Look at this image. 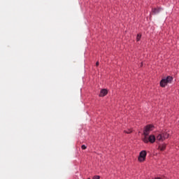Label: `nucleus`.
I'll use <instances>...</instances> for the list:
<instances>
[{"instance_id": "obj_11", "label": "nucleus", "mask_w": 179, "mask_h": 179, "mask_svg": "<svg viewBox=\"0 0 179 179\" xmlns=\"http://www.w3.org/2000/svg\"><path fill=\"white\" fill-rule=\"evenodd\" d=\"M92 179H100V176H95L93 177Z\"/></svg>"}, {"instance_id": "obj_2", "label": "nucleus", "mask_w": 179, "mask_h": 179, "mask_svg": "<svg viewBox=\"0 0 179 179\" xmlns=\"http://www.w3.org/2000/svg\"><path fill=\"white\" fill-rule=\"evenodd\" d=\"M173 80V77H171V76H168V77H166V78L165 79H162L160 82V86L162 87H165V86L169 84V83H171Z\"/></svg>"}, {"instance_id": "obj_10", "label": "nucleus", "mask_w": 179, "mask_h": 179, "mask_svg": "<svg viewBox=\"0 0 179 179\" xmlns=\"http://www.w3.org/2000/svg\"><path fill=\"white\" fill-rule=\"evenodd\" d=\"M81 148L83 149V150H86L87 147H86V145H83L81 146Z\"/></svg>"}, {"instance_id": "obj_4", "label": "nucleus", "mask_w": 179, "mask_h": 179, "mask_svg": "<svg viewBox=\"0 0 179 179\" xmlns=\"http://www.w3.org/2000/svg\"><path fill=\"white\" fill-rule=\"evenodd\" d=\"M146 155H147V152L145 150H143L140 152L139 154V157L138 158V160L140 162H143L145 160V158H146Z\"/></svg>"}, {"instance_id": "obj_12", "label": "nucleus", "mask_w": 179, "mask_h": 179, "mask_svg": "<svg viewBox=\"0 0 179 179\" xmlns=\"http://www.w3.org/2000/svg\"><path fill=\"white\" fill-rule=\"evenodd\" d=\"M96 66H99V62H96Z\"/></svg>"}, {"instance_id": "obj_15", "label": "nucleus", "mask_w": 179, "mask_h": 179, "mask_svg": "<svg viewBox=\"0 0 179 179\" xmlns=\"http://www.w3.org/2000/svg\"><path fill=\"white\" fill-rule=\"evenodd\" d=\"M88 179H90V178H88Z\"/></svg>"}, {"instance_id": "obj_8", "label": "nucleus", "mask_w": 179, "mask_h": 179, "mask_svg": "<svg viewBox=\"0 0 179 179\" xmlns=\"http://www.w3.org/2000/svg\"><path fill=\"white\" fill-rule=\"evenodd\" d=\"M141 35H140V34H138L137 37H136V41H139L141 40Z\"/></svg>"}, {"instance_id": "obj_5", "label": "nucleus", "mask_w": 179, "mask_h": 179, "mask_svg": "<svg viewBox=\"0 0 179 179\" xmlns=\"http://www.w3.org/2000/svg\"><path fill=\"white\" fill-rule=\"evenodd\" d=\"M108 94V91L106 89H103L101 90L100 94H99V96L100 97H104L106 96V95Z\"/></svg>"}, {"instance_id": "obj_14", "label": "nucleus", "mask_w": 179, "mask_h": 179, "mask_svg": "<svg viewBox=\"0 0 179 179\" xmlns=\"http://www.w3.org/2000/svg\"><path fill=\"white\" fill-rule=\"evenodd\" d=\"M143 66V63H141V67Z\"/></svg>"}, {"instance_id": "obj_3", "label": "nucleus", "mask_w": 179, "mask_h": 179, "mask_svg": "<svg viewBox=\"0 0 179 179\" xmlns=\"http://www.w3.org/2000/svg\"><path fill=\"white\" fill-rule=\"evenodd\" d=\"M153 129H154V126L153 125H151V124L147 125L145 127L144 131H143L144 136H148L150 132L151 131H152Z\"/></svg>"}, {"instance_id": "obj_7", "label": "nucleus", "mask_w": 179, "mask_h": 179, "mask_svg": "<svg viewBox=\"0 0 179 179\" xmlns=\"http://www.w3.org/2000/svg\"><path fill=\"white\" fill-rule=\"evenodd\" d=\"M166 144H161L158 147V150L161 151H164L166 149Z\"/></svg>"}, {"instance_id": "obj_9", "label": "nucleus", "mask_w": 179, "mask_h": 179, "mask_svg": "<svg viewBox=\"0 0 179 179\" xmlns=\"http://www.w3.org/2000/svg\"><path fill=\"white\" fill-rule=\"evenodd\" d=\"M132 131L131 129H128L127 131H124V133L126 134H131Z\"/></svg>"}, {"instance_id": "obj_6", "label": "nucleus", "mask_w": 179, "mask_h": 179, "mask_svg": "<svg viewBox=\"0 0 179 179\" xmlns=\"http://www.w3.org/2000/svg\"><path fill=\"white\" fill-rule=\"evenodd\" d=\"M162 8H152V12L154 15L158 14L160 11H162Z\"/></svg>"}, {"instance_id": "obj_13", "label": "nucleus", "mask_w": 179, "mask_h": 179, "mask_svg": "<svg viewBox=\"0 0 179 179\" xmlns=\"http://www.w3.org/2000/svg\"><path fill=\"white\" fill-rule=\"evenodd\" d=\"M155 179H161L160 178H155Z\"/></svg>"}, {"instance_id": "obj_1", "label": "nucleus", "mask_w": 179, "mask_h": 179, "mask_svg": "<svg viewBox=\"0 0 179 179\" xmlns=\"http://www.w3.org/2000/svg\"><path fill=\"white\" fill-rule=\"evenodd\" d=\"M169 136V134L166 131H164L158 134L156 138L154 135H150L149 136V137L148 136H144L143 138V141L145 143H154L156 140L157 141L162 142L166 139H167Z\"/></svg>"}]
</instances>
